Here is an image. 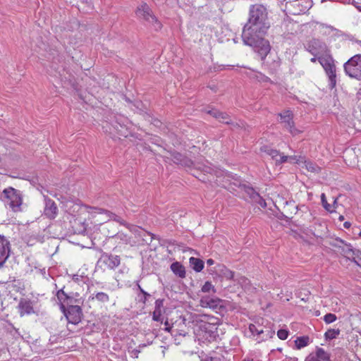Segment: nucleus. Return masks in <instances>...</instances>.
Returning <instances> with one entry per match:
<instances>
[{
  "label": "nucleus",
  "instance_id": "nucleus-60",
  "mask_svg": "<svg viewBox=\"0 0 361 361\" xmlns=\"http://www.w3.org/2000/svg\"><path fill=\"white\" fill-rule=\"evenodd\" d=\"M310 61H311L312 62L314 63V62H316V61H317V58H315V57L312 58V59H310Z\"/></svg>",
  "mask_w": 361,
  "mask_h": 361
},
{
  "label": "nucleus",
  "instance_id": "nucleus-29",
  "mask_svg": "<svg viewBox=\"0 0 361 361\" xmlns=\"http://www.w3.org/2000/svg\"><path fill=\"white\" fill-rule=\"evenodd\" d=\"M171 157L175 164H180L185 156L178 152H173L171 153Z\"/></svg>",
  "mask_w": 361,
  "mask_h": 361
},
{
  "label": "nucleus",
  "instance_id": "nucleus-43",
  "mask_svg": "<svg viewBox=\"0 0 361 361\" xmlns=\"http://www.w3.org/2000/svg\"><path fill=\"white\" fill-rule=\"evenodd\" d=\"M162 312L158 310H154L152 314V319L156 322H162Z\"/></svg>",
  "mask_w": 361,
  "mask_h": 361
},
{
  "label": "nucleus",
  "instance_id": "nucleus-6",
  "mask_svg": "<svg viewBox=\"0 0 361 361\" xmlns=\"http://www.w3.org/2000/svg\"><path fill=\"white\" fill-rule=\"evenodd\" d=\"M121 264V258L118 255L103 253L97 262V266L103 269H114Z\"/></svg>",
  "mask_w": 361,
  "mask_h": 361
},
{
  "label": "nucleus",
  "instance_id": "nucleus-17",
  "mask_svg": "<svg viewBox=\"0 0 361 361\" xmlns=\"http://www.w3.org/2000/svg\"><path fill=\"white\" fill-rule=\"evenodd\" d=\"M332 245L341 249V252L347 256V257L350 258L352 257L356 249H353V246L350 244L345 243L343 240L337 238L335 240V242L332 243Z\"/></svg>",
  "mask_w": 361,
  "mask_h": 361
},
{
  "label": "nucleus",
  "instance_id": "nucleus-3",
  "mask_svg": "<svg viewBox=\"0 0 361 361\" xmlns=\"http://www.w3.org/2000/svg\"><path fill=\"white\" fill-rule=\"evenodd\" d=\"M345 73L350 78L361 79V54H356L344 63Z\"/></svg>",
  "mask_w": 361,
  "mask_h": 361
},
{
  "label": "nucleus",
  "instance_id": "nucleus-31",
  "mask_svg": "<svg viewBox=\"0 0 361 361\" xmlns=\"http://www.w3.org/2000/svg\"><path fill=\"white\" fill-rule=\"evenodd\" d=\"M243 190L249 195L252 200H254L255 195L259 194L252 187L248 185H243Z\"/></svg>",
  "mask_w": 361,
  "mask_h": 361
},
{
  "label": "nucleus",
  "instance_id": "nucleus-1",
  "mask_svg": "<svg viewBox=\"0 0 361 361\" xmlns=\"http://www.w3.org/2000/svg\"><path fill=\"white\" fill-rule=\"evenodd\" d=\"M269 27L267 8L259 4H252L249 8L247 21L243 28L242 39L245 44L254 48L264 64L272 66V68L276 69L280 66L279 58L275 56L271 64L267 60L271 46L264 36Z\"/></svg>",
  "mask_w": 361,
  "mask_h": 361
},
{
  "label": "nucleus",
  "instance_id": "nucleus-15",
  "mask_svg": "<svg viewBox=\"0 0 361 361\" xmlns=\"http://www.w3.org/2000/svg\"><path fill=\"white\" fill-rule=\"evenodd\" d=\"M44 204V216H46L47 218L50 219H55L58 214V207L55 202L49 197H45Z\"/></svg>",
  "mask_w": 361,
  "mask_h": 361
},
{
  "label": "nucleus",
  "instance_id": "nucleus-49",
  "mask_svg": "<svg viewBox=\"0 0 361 361\" xmlns=\"http://www.w3.org/2000/svg\"><path fill=\"white\" fill-rule=\"evenodd\" d=\"M338 198H335L333 204H331V209H333L335 211V209L338 208Z\"/></svg>",
  "mask_w": 361,
  "mask_h": 361
},
{
  "label": "nucleus",
  "instance_id": "nucleus-46",
  "mask_svg": "<svg viewBox=\"0 0 361 361\" xmlns=\"http://www.w3.org/2000/svg\"><path fill=\"white\" fill-rule=\"evenodd\" d=\"M201 361H221V358L219 357H206L202 358Z\"/></svg>",
  "mask_w": 361,
  "mask_h": 361
},
{
  "label": "nucleus",
  "instance_id": "nucleus-40",
  "mask_svg": "<svg viewBox=\"0 0 361 361\" xmlns=\"http://www.w3.org/2000/svg\"><path fill=\"white\" fill-rule=\"evenodd\" d=\"M220 121L226 123V124H231V125H233V123L231 122V120L228 116V114H227L225 112H222L221 113V115L220 116V118L219 119Z\"/></svg>",
  "mask_w": 361,
  "mask_h": 361
},
{
  "label": "nucleus",
  "instance_id": "nucleus-2",
  "mask_svg": "<svg viewBox=\"0 0 361 361\" xmlns=\"http://www.w3.org/2000/svg\"><path fill=\"white\" fill-rule=\"evenodd\" d=\"M4 198L7 200V203L13 212L20 210V206L23 203L21 193L19 190L9 187L3 190Z\"/></svg>",
  "mask_w": 361,
  "mask_h": 361
},
{
  "label": "nucleus",
  "instance_id": "nucleus-34",
  "mask_svg": "<svg viewBox=\"0 0 361 361\" xmlns=\"http://www.w3.org/2000/svg\"><path fill=\"white\" fill-rule=\"evenodd\" d=\"M336 319V315L332 313H328L325 314L323 317V320L324 321V322L328 324L334 322Z\"/></svg>",
  "mask_w": 361,
  "mask_h": 361
},
{
  "label": "nucleus",
  "instance_id": "nucleus-41",
  "mask_svg": "<svg viewBox=\"0 0 361 361\" xmlns=\"http://www.w3.org/2000/svg\"><path fill=\"white\" fill-rule=\"evenodd\" d=\"M289 332L286 329H280L277 332V336L281 340H286L288 336Z\"/></svg>",
  "mask_w": 361,
  "mask_h": 361
},
{
  "label": "nucleus",
  "instance_id": "nucleus-54",
  "mask_svg": "<svg viewBox=\"0 0 361 361\" xmlns=\"http://www.w3.org/2000/svg\"><path fill=\"white\" fill-rule=\"evenodd\" d=\"M351 224L350 222L348 221H345L344 224H343V226L345 228H349L350 227Z\"/></svg>",
  "mask_w": 361,
  "mask_h": 361
},
{
  "label": "nucleus",
  "instance_id": "nucleus-13",
  "mask_svg": "<svg viewBox=\"0 0 361 361\" xmlns=\"http://www.w3.org/2000/svg\"><path fill=\"white\" fill-rule=\"evenodd\" d=\"M311 6L312 2L310 0H295L289 4V7L293 9V15L305 13L311 8Z\"/></svg>",
  "mask_w": 361,
  "mask_h": 361
},
{
  "label": "nucleus",
  "instance_id": "nucleus-19",
  "mask_svg": "<svg viewBox=\"0 0 361 361\" xmlns=\"http://www.w3.org/2000/svg\"><path fill=\"white\" fill-rule=\"evenodd\" d=\"M56 298L60 303V310L61 312L65 311V304L68 305L73 303V298L66 294L63 289H60L56 292Z\"/></svg>",
  "mask_w": 361,
  "mask_h": 361
},
{
  "label": "nucleus",
  "instance_id": "nucleus-26",
  "mask_svg": "<svg viewBox=\"0 0 361 361\" xmlns=\"http://www.w3.org/2000/svg\"><path fill=\"white\" fill-rule=\"evenodd\" d=\"M340 329H330L324 334V337L326 341H330L336 338L340 334Z\"/></svg>",
  "mask_w": 361,
  "mask_h": 361
},
{
  "label": "nucleus",
  "instance_id": "nucleus-64",
  "mask_svg": "<svg viewBox=\"0 0 361 361\" xmlns=\"http://www.w3.org/2000/svg\"><path fill=\"white\" fill-rule=\"evenodd\" d=\"M359 236L361 237V231L359 233Z\"/></svg>",
  "mask_w": 361,
  "mask_h": 361
},
{
  "label": "nucleus",
  "instance_id": "nucleus-37",
  "mask_svg": "<svg viewBox=\"0 0 361 361\" xmlns=\"http://www.w3.org/2000/svg\"><path fill=\"white\" fill-rule=\"evenodd\" d=\"M252 201H254L263 208H265L267 207L265 200L262 197H261L259 194L255 195V197Z\"/></svg>",
  "mask_w": 361,
  "mask_h": 361
},
{
  "label": "nucleus",
  "instance_id": "nucleus-25",
  "mask_svg": "<svg viewBox=\"0 0 361 361\" xmlns=\"http://www.w3.org/2000/svg\"><path fill=\"white\" fill-rule=\"evenodd\" d=\"M275 331L272 330L271 326H265L264 329H263V333L261 334L262 338L259 341V342L262 341H266L268 338H271L274 335Z\"/></svg>",
  "mask_w": 361,
  "mask_h": 361
},
{
  "label": "nucleus",
  "instance_id": "nucleus-58",
  "mask_svg": "<svg viewBox=\"0 0 361 361\" xmlns=\"http://www.w3.org/2000/svg\"><path fill=\"white\" fill-rule=\"evenodd\" d=\"M165 325H166V326H168V325H169V323H168V322H167V321L165 322ZM171 329V326H166V328H165V329H166V330H167V331H169V329Z\"/></svg>",
  "mask_w": 361,
  "mask_h": 361
},
{
  "label": "nucleus",
  "instance_id": "nucleus-7",
  "mask_svg": "<svg viewBox=\"0 0 361 361\" xmlns=\"http://www.w3.org/2000/svg\"><path fill=\"white\" fill-rule=\"evenodd\" d=\"M66 316L68 322L73 324H78L81 322L82 311L79 305H73L72 303L65 307V311L62 312Z\"/></svg>",
  "mask_w": 361,
  "mask_h": 361
},
{
  "label": "nucleus",
  "instance_id": "nucleus-42",
  "mask_svg": "<svg viewBox=\"0 0 361 361\" xmlns=\"http://www.w3.org/2000/svg\"><path fill=\"white\" fill-rule=\"evenodd\" d=\"M164 299H157V300L155 301V307H154V310H158V311H160V312H163V310H164Z\"/></svg>",
  "mask_w": 361,
  "mask_h": 361
},
{
  "label": "nucleus",
  "instance_id": "nucleus-5",
  "mask_svg": "<svg viewBox=\"0 0 361 361\" xmlns=\"http://www.w3.org/2000/svg\"><path fill=\"white\" fill-rule=\"evenodd\" d=\"M200 303L201 307L210 308L216 313H221L226 309L224 300L216 297L203 296L201 298Z\"/></svg>",
  "mask_w": 361,
  "mask_h": 361
},
{
  "label": "nucleus",
  "instance_id": "nucleus-56",
  "mask_svg": "<svg viewBox=\"0 0 361 361\" xmlns=\"http://www.w3.org/2000/svg\"><path fill=\"white\" fill-rule=\"evenodd\" d=\"M202 171H203L204 172H207H207H209V171H210V168H209V167H208V166H204V168L202 169Z\"/></svg>",
  "mask_w": 361,
  "mask_h": 361
},
{
  "label": "nucleus",
  "instance_id": "nucleus-8",
  "mask_svg": "<svg viewBox=\"0 0 361 361\" xmlns=\"http://www.w3.org/2000/svg\"><path fill=\"white\" fill-rule=\"evenodd\" d=\"M318 61L325 70L329 78L331 85L334 87L336 85V67L331 57H319Z\"/></svg>",
  "mask_w": 361,
  "mask_h": 361
},
{
  "label": "nucleus",
  "instance_id": "nucleus-61",
  "mask_svg": "<svg viewBox=\"0 0 361 361\" xmlns=\"http://www.w3.org/2000/svg\"><path fill=\"white\" fill-rule=\"evenodd\" d=\"M286 218H288L286 215L284 214H282L281 219H286Z\"/></svg>",
  "mask_w": 361,
  "mask_h": 361
},
{
  "label": "nucleus",
  "instance_id": "nucleus-9",
  "mask_svg": "<svg viewBox=\"0 0 361 361\" xmlns=\"http://www.w3.org/2000/svg\"><path fill=\"white\" fill-rule=\"evenodd\" d=\"M217 322H209L202 321L200 324V330L204 334L203 336L209 341H213L218 336Z\"/></svg>",
  "mask_w": 361,
  "mask_h": 361
},
{
  "label": "nucleus",
  "instance_id": "nucleus-21",
  "mask_svg": "<svg viewBox=\"0 0 361 361\" xmlns=\"http://www.w3.org/2000/svg\"><path fill=\"white\" fill-rule=\"evenodd\" d=\"M113 238H116L117 240H119V243H121L125 245H130L131 246H133L136 243L132 239V237L122 232H118L117 234L113 236Z\"/></svg>",
  "mask_w": 361,
  "mask_h": 361
},
{
  "label": "nucleus",
  "instance_id": "nucleus-22",
  "mask_svg": "<svg viewBox=\"0 0 361 361\" xmlns=\"http://www.w3.org/2000/svg\"><path fill=\"white\" fill-rule=\"evenodd\" d=\"M171 269L174 274L178 277L183 279L185 277V267L178 262H173L171 264Z\"/></svg>",
  "mask_w": 361,
  "mask_h": 361
},
{
  "label": "nucleus",
  "instance_id": "nucleus-36",
  "mask_svg": "<svg viewBox=\"0 0 361 361\" xmlns=\"http://www.w3.org/2000/svg\"><path fill=\"white\" fill-rule=\"evenodd\" d=\"M352 256L353 261L356 263L359 267H361V251L356 250Z\"/></svg>",
  "mask_w": 361,
  "mask_h": 361
},
{
  "label": "nucleus",
  "instance_id": "nucleus-62",
  "mask_svg": "<svg viewBox=\"0 0 361 361\" xmlns=\"http://www.w3.org/2000/svg\"><path fill=\"white\" fill-rule=\"evenodd\" d=\"M243 361H253V360L252 359H247V360L245 359Z\"/></svg>",
  "mask_w": 361,
  "mask_h": 361
},
{
  "label": "nucleus",
  "instance_id": "nucleus-57",
  "mask_svg": "<svg viewBox=\"0 0 361 361\" xmlns=\"http://www.w3.org/2000/svg\"><path fill=\"white\" fill-rule=\"evenodd\" d=\"M146 234L149 236H151V238H150V242H152V239L154 238V235L151 233H148V232H146Z\"/></svg>",
  "mask_w": 361,
  "mask_h": 361
},
{
  "label": "nucleus",
  "instance_id": "nucleus-14",
  "mask_svg": "<svg viewBox=\"0 0 361 361\" xmlns=\"http://www.w3.org/2000/svg\"><path fill=\"white\" fill-rule=\"evenodd\" d=\"M305 48L307 51L314 56H317L325 51L326 45L319 39H312L305 44Z\"/></svg>",
  "mask_w": 361,
  "mask_h": 361
},
{
  "label": "nucleus",
  "instance_id": "nucleus-12",
  "mask_svg": "<svg viewBox=\"0 0 361 361\" xmlns=\"http://www.w3.org/2000/svg\"><path fill=\"white\" fill-rule=\"evenodd\" d=\"M281 118V122L285 124L284 127L293 135H297L299 133L294 127V122L293 121V115L289 110L285 111L283 113L279 114Z\"/></svg>",
  "mask_w": 361,
  "mask_h": 361
},
{
  "label": "nucleus",
  "instance_id": "nucleus-51",
  "mask_svg": "<svg viewBox=\"0 0 361 361\" xmlns=\"http://www.w3.org/2000/svg\"><path fill=\"white\" fill-rule=\"evenodd\" d=\"M261 80L262 82H271L270 78L264 75H262Z\"/></svg>",
  "mask_w": 361,
  "mask_h": 361
},
{
  "label": "nucleus",
  "instance_id": "nucleus-30",
  "mask_svg": "<svg viewBox=\"0 0 361 361\" xmlns=\"http://www.w3.org/2000/svg\"><path fill=\"white\" fill-rule=\"evenodd\" d=\"M201 290L203 293H210L211 291L214 293H216V289L210 281H206L202 286Z\"/></svg>",
  "mask_w": 361,
  "mask_h": 361
},
{
  "label": "nucleus",
  "instance_id": "nucleus-23",
  "mask_svg": "<svg viewBox=\"0 0 361 361\" xmlns=\"http://www.w3.org/2000/svg\"><path fill=\"white\" fill-rule=\"evenodd\" d=\"M191 267L196 271L200 272L204 269V263L199 258L191 257L189 259Z\"/></svg>",
  "mask_w": 361,
  "mask_h": 361
},
{
  "label": "nucleus",
  "instance_id": "nucleus-55",
  "mask_svg": "<svg viewBox=\"0 0 361 361\" xmlns=\"http://www.w3.org/2000/svg\"><path fill=\"white\" fill-rule=\"evenodd\" d=\"M217 111V110L216 109H212L211 111H209L208 113L212 116L213 117H214V115H215V113Z\"/></svg>",
  "mask_w": 361,
  "mask_h": 361
},
{
  "label": "nucleus",
  "instance_id": "nucleus-28",
  "mask_svg": "<svg viewBox=\"0 0 361 361\" xmlns=\"http://www.w3.org/2000/svg\"><path fill=\"white\" fill-rule=\"evenodd\" d=\"M321 201H322V206L324 207V208L328 211L330 213H333L334 212V210L333 209H331V204H329L327 200H326V195L324 193H322L321 195Z\"/></svg>",
  "mask_w": 361,
  "mask_h": 361
},
{
  "label": "nucleus",
  "instance_id": "nucleus-38",
  "mask_svg": "<svg viewBox=\"0 0 361 361\" xmlns=\"http://www.w3.org/2000/svg\"><path fill=\"white\" fill-rule=\"evenodd\" d=\"M180 165L185 166V167L190 168V169L195 166L193 161L186 157H183Z\"/></svg>",
  "mask_w": 361,
  "mask_h": 361
},
{
  "label": "nucleus",
  "instance_id": "nucleus-53",
  "mask_svg": "<svg viewBox=\"0 0 361 361\" xmlns=\"http://www.w3.org/2000/svg\"><path fill=\"white\" fill-rule=\"evenodd\" d=\"M221 113H222L221 111H219L217 110V111L215 113L214 118L219 119L220 116L221 115Z\"/></svg>",
  "mask_w": 361,
  "mask_h": 361
},
{
  "label": "nucleus",
  "instance_id": "nucleus-48",
  "mask_svg": "<svg viewBox=\"0 0 361 361\" xmlns=\"http://www.w3.org/2000/svg\"><path fill=\"white\" fill-rule=\"evenodd\" d=\"M226 272L224 273V275L228 279H232L233 276V272L228 269H226Z\"/></svg>",
  "mask_w": 361,
  "mask_h": 361
},
{
  "label": "nucleus",
  "instance_id": "nucleus-33",
  "mask_svg": "<svg viewBox=\"0 0 361 361\" xmlns=\"http://www.w3.org/2000/svg\"><path fill=\"white\" fill-rule=\"evenodd\" d=\"M95 298L102 302H107L109 300V296L104 292L97 293L95 295Z\"/></svg>",
  "mask_w": 361,
  "mask_h": 361
},
{
  "label": "nucleus",
  "instance_id": "nucleus-18",
  "mask_svg": "<svg viewBox=\"0 0 361 361\" xmlns=\"http://www.w3.org/2000/svg\"><path fill=\"white\" fill-rule=\"evenodd\" d=\"M18 308L21 317L25 314H31L34 313L32 302L30 300L25 298L21 299L18 303Z\"/></svg>",
  "mask_w": 361,
  "mask_h": 361
},
{
  "label": "nucleus",
  "instance_id": "nucleus-27",
  "mask_svg": "<svg viewBox=\"0 0 361 361\" xmlns=\"http://www.w3.org/2000/svg\"><path fill=\"white\" fill-rule=\"evenodd\" d=\"M264 149V152L271 157L272 159H276V157H279L280 155V152L279 151L276 150V149H272V148H270L269 147H264L263 148Z\"/></svg>",
  "mask_w": 361,
  "mask_h": 361
},
{
  "label": "nucleus",
  "instance_id": "nucleus-47",
  "mask_svg": "<svg viewBox=\"0 0 361 361\" xmlns=\"http://www.w3.org/2000/svg\"><path fill=\"white\" fill-rule=\"evenodd\" d=\"M231 184H233L234 186L240 188L242 189L243 188V185H245L244 184H242L240 180L237 178L234 179V181Z\"/></svg>",
  "mask_w": 361,
  "mask_h": 361
},
{
  "label": "nucleus",
  "instance_id": "nucleus-52",
  "mask_svg": "<svg viewBox=\"0 0 361 361\" xmlns=\"http://www.w3.org/2000/svg\"><path fill=\"white\" fill-rule=\"evenodd\" d=\"M214 261L212 259H208L207 260V264L208 266H212V265H213V264H214Z\"/></svg>",
  "mask_w": 361,
  "mask_h": 361
},
{
  "label": "nucleus",
  "instance_id": "nucleus-59",
  "mask_svg": "<svg viewBox=\"0 0 361 361\" xmlns=\"http://www.w3.org/2000/svg\"><path fill=\"white\" fill-rule=\"evenodd\" d=\"M338 220L341 221H343L344 220L343 216L340 215L339 217H338Z\"/></svg>",
  "mask_w": 361,
  "mask_h": 361
},
{
  "label": "nucleus",
  "instance_id": "nucleus-24",
  "mask_svg": "<svg viewBox=\"0 0 361 361\" xmlns=\"http://www.w3.org/2000/svg\"><path fill=\"white\" fill-rule=\"evenodd\" d=\"M310 337L307 336L298 337L295 341V344L297 349H300L307 346L310 343Z\"/></svg>",
  "mask_w": 361,
  "mask_h": 361
},
{
  "label": "nucleus",
  "instance_id": "nucleus-4",
  "mask_svg": "<svg viewBox=\"0 0 361 361\" xmlns=\"http://www.w3.org/2000/svg\"><path fill=\"white\" fill-rule=\"evenodd\" d=\"M136 15L140 18H142L151 23L155 30H159L161 28V23L153 15L151 8L147 4H142L137 8Z\"/></svg>",
  "mask_w": 361,
  "mask_h": 361
},
{
  "label": "nucleus",
  "instance_id": "nucleus-44",
  "mask_svg": "<svg viewBox=\"0 0 361 361\" xmlns=\"http://www.w3.org/2000/svg\"><path fill=\"white\" fill-rule=\"evenodd\" d=\"M137 287L140 293L143 295V299H142L141 301L145 304L148 298L151 296V295L146 292L145 290H144L139 284H137Z\"/></svg>",
  "mask_w": 361,
  "mask_h": 361
},
{
  "label": "nucleus",
  "instance_id": "nucleus-63",
  "mask_svg": "<svg viewBox=\"0 0 361 361\" xmlns=\"http://www.w3.org/2000/svg\"><path fill=\"white\" fill-rule=\"evenodd\" d=\"M212 319H214V320H217V318L212 317Z\"/></svg>",
  "mask_w": 361,
  "mask_h": 361
},
{
  "label": "nucleus",
  "instance_id": "nucleus-32",
  "mask_svg": "<svg viewBox=\"0 0 361 361\" xmlns=\"http://www.w3.org/2000/svg\"><path fill=\"white\" fill-rule=\"evenodd\" d=\"M286 206L288 207V210L286 212L290 211V214H295L298 211V206L295 204L293 201H286Z\"/></svg>",
  "mask_w": 361,
  "mask_h": 361
},
{
  "label": "nucleus",
  "instance_id": "nucleus-11",
  "mask_svg": "<svg viewBox=\"0 0 361 361\" xmlns=\"http://www.w3.org/2000/svg\"><path fill=\"white\" fill-rule=\"evenodd\" d=\"M11 251V245L8 239L3 235L0 234V269H1Z\"/></svg>",
  "mask_w": 361,
  "mask_h": 361
},
{
  "label": "nucleus",
  "instance_id": "nucleus-35",
  "mask_svg": "<svg viewBox=\"0 0 361 361\" xmlns=\"http://www.w3.org/2000/svg\"><path fill=\"white\" fill-rule=\"evenodd\" d=\"M268 323H269L268 321L264 320L263 318H259L255 322V324H256V327L259 330H262V331H263V329H264L265 326H267Z\"/></svg>",
  "mask_w": 361,
  "mask_h": 361
},
{
  "label": "nucleus",
  "instance_id": "nucleus-45",
  "mask_svg": "<svg viewBox=\"0 0 361 361\" xmlns=\"http://www.w3.org/2000/svg\"><path fill=\"white\" fill-rule=\"evenodd\" d=\"M279 156H280L279 160L276 159L277 164H283V163H285L288 161V156H285V155H279Z\"/></svg>",
  "mask_w": 361,
  "mask_h": 361
},
{
  "label": "nucleus",
  "instance_id": "nucleus-50",
  "mask_svg": "<svg viewBox=\"0 0 361 361\" xmlns=\"http://www.w3.org/2000/svg\"><path fill=\"white\" fill-rule=\"evenodd\" d=\"M288 161L290 162H293V161L298 162V159H297V157L295 156H288Z\"/></svg>",
  "mask_w": 361,
  "mask_h": 361
},
{
  "label": "nucleus",
  "instance_id": "nucleus-20",
  "mask_svg": "<svg viewBox=\"0 0 361 361\" xmlns=\"http://www.w3.org/2000/svg\"><path fill=\"white\" fill-rule=\"evenodd\" d=\"M127 121L126 118L118 116L116 117V124L114 126V128L118 132V134L120 135H123L124 137H127L126 130L125 128V122Z\"/></svg>",
  "mask_w": 361,
  "mask_h": 361
},
{
  "label": "nucleus",
  "instance_id": "nucleus-16",
  "mask_svg": "<svg viewBox=\"0 0 361 361\" xmlns=\"http://www.w3.org/2000/svg\"><path fill=\"white\" fill-rule=\"evenodd\" d=\"M305 361H331L330 355L323 348L317 347L315 352L310 353Z\"/></svg>",
  "mask_w": 361,
  "mask_h": 361
},
{
  "label": "nucleus",
  "instance_id": "nucleus-39",
  "mask_svg": "<svg viewBox=\"0 0 361 361\" xmlns=\"http://www.w3.org/2000/svg\"><path fill=\"white\" fill-rule=\"evenodd\" d=\"M249 330L251 332V334L254 336V335H258V336H261V334L263 333V331L262 330H259L257 327H256V324H250L249 325Z\"/></svg>",
  "mask_w": 361,
  "mask_h": 361
},
{
  "label": "nucleus",
  "instance_id": "nucleus-10",
  "mask_svg": "<svg viewBox=\"0 0 361 361\" xmlns=\"http://www.w3.org/2000/svg\"><path fill=\"white\" fill-rule=\"evenodd\" d=\"M91 209L93 210V212H91L92 214V213L106 214V216L109 219H111L114 221L119 223L121 225L125 226L126 227L129 228L130 230V231H133V232H135V233H137V232L140 233L141 232L140 231V228H136V227H135V226L128 224L126 221H124L120 216L116 215L115 214H114V213H112V212H109L108 210H106V209H101V208H97V207H92Z\"/></svg>",
  "mask_w": 361,
  "mask_h": 361
}]
</instances>
